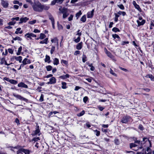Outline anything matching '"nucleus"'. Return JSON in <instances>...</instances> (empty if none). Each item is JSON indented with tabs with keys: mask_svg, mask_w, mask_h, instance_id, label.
<instances>
[{
	"mask_svg": "<svg viewBox=\"0 0 154 154\" xmlns=\"http://www.w3.org/2000/svg\"><path fill=\"white\" fill-rule=\"evenodd\" d=\"M119 68L121 70L123 71H124L125 72H128V70H127V69H125V68H122L121 67H120V66H119Z\"/></svg>",
	"mask_w": 154,
	"mask_h": 154,
	"instance_id": "3c124183",
	"label": "nucleus"
},
{
	"mask_svg": "<svg viewBox=\"0 0 154 154\" xmlns=\"http://www.w3.org/2000/svg\"><path fill=\"white\" fill-rule=\"evenodd\" d=\"M59 10L60 11L61 13L62 14L68 12V10L67 8H62L61 7L59 8Z\"/></svg>",
	"mask_w": 154,
	"mask_h": 154,
	"instance_id": "ddd939ff",
	"label": "nucleus"
},
{
	"mask_svg": "<svg viewBox=\"0 0 154 154\" xmlns=\"http://www.w3.org/2000/svg\"><path fill=\"white\" fill-rule=\"evenodd\" d=\"M80 29H78L77 31V33L76 34L77 35H78V37H80L81 35H82V33L81 32H80Z\"/></svg>",
	"mask_w": 154,
	"mask_h": 154,
	"instance_id": "4d7b16f0",
	"label": "nucleus"
},
{
	"mask_svg": "<svg viewBox=\"0 0 154 154\" xmlns=\"http://www.w3.org/2000/svg\"><path fill=\"white\" fill-rule=\"evenodd\" d=\"M82 13L81 11H80L76 13L75 17L77 19H78L79 17L82 15Z\"/></svg>",
	"mask_w": 154,
	"mask_h": 154,
	"instance_id": "c85d7f7f",
	"label": "nucleus"
},
{
	"mask_svg": "<svg viewBox=\"0 0 154 154\" xmlns=\"http://www.w3.org/2000/svg\"><path fill=\"white\" fill-rule=\"evenodd\" d=\"M80 40V37H78V38L76 39H75L74 40V41L75 42L77 43H78V42H79Z\"/></svg>",
	"mask_w": 154,
	"mask_h": 154,
	"instance_id": "5fc2aeb1",
	"label": "nucleus"
},
{
	"mask_svg": "<svg viewBox=\"0 0 154 154\" xmlns=\"http://www.w3.org/2000/svg\"><path fill=\"white\" fill-rule=\"evenodd\" d=\"M27 58H25L23 60V61L21 62L22 63H23L24 64H25V65L27 64Z\"/></svg>",
	"mask_w": 154,
	"mask_h": 154,
	"instance_id": "13d9d810",
	"label": "nucleus"
},
{
	"mask_svg": "<svg viewBox=\"0 0 154 154\" xmlns=\"http://www.w3.org/2000/svg\"><path fill=\"white\" fill-rule=\"evenodd\" d=\"M40 139L39 137H35L32 139V140L37 141L38 140H40Z\"/></svg>",
	"mask_w": 154,
	"mask_h": 154,
	"instance_id": "e2e57ef3",
	"label": "nucleus"
},
{
	"mask_svg": "<svg viewBox=\"0 0 154 154\" xmlns=\"http://www.w3.org/2000/svg\"><path fill=\"white\" fill-rule=\"evenodd\" d=\"M59 60L58 59L56 58H55L53 60V64L54 65H57L59 64Z\"/></svg>",
	"mask_w": 154,
	"mask_h": 154,
	"instance_id": "5701e85b",
	"label": "nucleus"
},
{
	"mask_svg": "<svg viewBox=\"0 0 154 154\" xmlns=\"http://www.w3.org/2000/svg\"><path fill=\"white\" fill-rule=\"evenodd\" d=\"M36 20H34L29 21V22L28 23L30 24H33L35 23H36Z\"/></svg>",
	"mask_w": 154,
	"mask_h": 154,
	"instance_id": "8fccbe9b",
	"label": "nucleus"
},
{
	"mask_svg": "<svg viewBox=\"0 0 154 154\" xmlns=\"http://www.w3.org/2000/svg\"><path fill=\"white\" fill-rule=\"evenodd\" d=\"M16 23V22L14 21L10 22L8 23V25L9 26L14 25Z\"/></svg>",
	"mask_w": 154,
	"mask_h": 154,
	"instance_id": "79ce46f5",
	"label": "nucleus"
},
{
	"mask_svg": "<svg viewBox=\"0 0 154 154\" xmlns=\"http://www.w3.org/2000/svg\"><path fill=\"white\" fill-rule=\"evenodd\" d=\"M46 37L45 35V34L41 33L40 34V36L39 37V38L40 39H43L44 38H45Z\"/></svg>",
	"mask_w": 154,
	"mask_h": 154,
	"instance_id": "f704fd0d",
	"label": "nucleus"
},
{
	"mask_svg": "<svg viewBox=\"0 0 154 154\" xmlns=\"http://www.w3.org/2000/svg\"><path fill=\"white\" fill-rule=\"evenodd\" d=\"M50 58L49 56L46 55L45 56V62H47L48 63H50L51 62L50 60Z\"/></svg>",
	"mask_w": 154,
	"mask_h": 154,
	"instance_id": "412c9836",
	"label": "nucleus"
},
{
	"mask_svg": "<svg viewBox=\"0 0 154 154\" xmlns=\"http://www.w3.org/2000/svg\"><path fill=\"white\" fill-rule=\"evenodd\" d=\"M41 8L42 12L43 10H48L49 9L50 7L46 5H42V4Z\"/></svg>",
	"mask_w": 154,
	"mask_h": 154,
	"instance_id": "4468645a",
	"label": "nucleus"
},
{
	"mask_svg": "<svg viewBox=\"0 0 154 154\" xmlns=\"http://www.w3.org/2000/svg\"><path fill=\"white\" fill-rule=\"evenodd\" d=\"M132 4L135 8L137 10L140 12H142V10L141 8L140 7L139 5L137 4L136 2L135 1H133Z\"/></svg>",
	"mask_w": 154,
	"mask_h": 154,
	"instance_id": "39448f33",
	"label": "nucleus"
},
{
	"mask_svg": "<svg viewBox=\"0 0 154 154\" xmlns=\"http://www.w3.org/2000/svg\"><path fill=\"white\" fill-rule=\"evenodd\" d=\"M138 128L141 131H142L143 130V126L141 124L139 125Z\"/></svg>",
	"mask_w": 154,
	"mask_h": 154,
	"instance_id": "338daca9",
	"label": "nucleus"
},
{
	"mask_svg": "<svg viewBox=\"0 0 154 154\" xmlns=\"http://www.w3.org/2000/svg\"><path fill=\"white\" fill-rule=\"evenodd\" d=\"M39 128V127L38 126H37L36 127L35 130L33 131L31 134L32 136H35L36 135L38 136L40 135L41 133H40V130Z\"/></svg>",
	"mask_w": 154,
	"mask_h": 154,
	"instance_id": "7ed1b4c3",
	"label": "nucleus"
},
{
	"mask_svg": "<svg viewBox=\"0 0 154 154\" xmlns=\"http://www.w3.org/2000/svg\"><path fill=\"white\" fill-rule=\"evenodd\" d=\"M22 46H20L18 49V52L17 53V55H20V54L22 50Z\"/></svg>",
	"mask_w": 154,
	"mask_h": 154,
	"instance_id": "c9c22d12",
	"label": "nucleus"
},
{
	"mask_svg": "<svg viewBox=\"0 0 154 154\" xmlns=\"http://www.w3.org/2000/svg\"><path fill=\"white\" fill-rule=\"evenodd\" d=\"M13 40L15 41L17 40L18 41H21L22 40V39L18 36H17L15 38H13Z\"/></svg>",
	"mask_w": 154,
	"mask_h": 154,
	"instance_id": "58836bf2",
	"label": "nucleus"
},
{
	"mask_svg": "<svg viewBox=\"0 0 154 154\" xmlns=\"http://www.w3.org/2000/svg\"><path fill=\"white\" fill-rule=\"evenodd\" d=\"M61 88L63 89H66L67 88L66 86V83L64 82H62Z\"/></svg>",
	"mask_w": 154,
	"mask_h": 154,
	"instance_id": "b1692460",
	"label": "nucleus"
},
{
	"mask_svg": "<svg viewBox=\"0 0 154 154\" xmlns=\"http://www.w3.org/2000/svg\"><path fill=\"white\" fill-rule=\"evenodd\" d=\"M1 5L4 8H7L8 7L9 4L8 1L4 0H1Z\"/></svg>",
	"mask_w": 154,
	"mask_h": 154,
	"instance_id": "0eeeda50",
	"label": "nucleus"
},
{
	"mask_svg": "<svg viewBox=\"0 0 154 154\" xmlns=\"http://www.w3.org/2000/svg\"><path fill=\"white\" fill-rule=\"evenodd\" d=\"M21 29V28H17L15 33L17 34L18 33L22 34L23 33V31L22 30L20 31Z\"/></svg>",
	"mask_w": 154,
	"mask_h": 154,
	"instance_id": "4be33fe9",
	"label": "nucleus"
},
{
	"mask_svg": "<svg viewBox=\"0 0 154 154\" xmlns=\"http://www.w3.org/2000/svg\"><path fill=\"white\" fill-rule=\"evenodd\" d=\"M21 147L20 146H16L13 147V146H8V148H10V149L13 151L14 152V150L15 149H18V150L17 151V154H18L19 153H21L22 152H23V148H20Z\"/></svg>",
	"mask_w": 154,
	"mask_h": 154,
	"instance_id": "f03ea898",
	"label": "nucleus"
},
{
	"mask_svg": "<svg viewBox=\"0 0 154 154\" xmlns=\"http://www.w3.org/2000/svg\"><path fill=\"white\" fill-rule=\"evenodd\" d=\"M129 43L128 41H122L121 43V45H124L125 44H128Z\"/></svg>",
	"mask_w": 154,
	"mask_h": 154,
	"instance_id": "680f3d73",
	"label": "nucleus"
},
{
	"mask_svg": "<svg viewBox=\"0 0 154 154\" xmlns=\"http://www.w3.org/2000/svg\"><path fill=\"white\" fill-rule=\"evenodd\" d=\"M13 96L17 98V99H19L20 100H23L26 102L28 101V100L19 95L16 94L15 93H13Z\"/></svg>",
	"mask_w": 154,
	"mask_h": 154,
	"instance_id": "20e7f679",
	"label": "nucleus"
},
{
	"mask_svg": "<svg viewBox=\"0 0 154 154\" xmlns=\"http://www.w3.org/2000/svg\"><path fill=\"white\" fill-rule=\"evenodd\" d=\"M34 11L38 12H42V4L39 2H36L31 4Z\"/></svg>",
	"mask_w": 154,
	"mask_h": 154,
	"instance_id": "f257e3e1",
	"label": "nucleus"
},
{
	"mask_svg": "<svg viewBox=\"0 0 154 154\" xmlns=\"http://www.w3.org/2000/svg\"><path fill=\"white\" fill-rule=\"evenodd\" d=\"M19 87H22L26 88H28V86L23 82H21L19 83L17 85Z\"/></svg>",
	"mask_w": 154,
	"mask_h": 154,
	"instance_id": "f8f14e48",
	"label": "nucleus"
},
{
	"mask_svg": "<svg viewBox=\"0 0 154 154\" xmlns=\"http://www.w3.org/2000/svg\"><path fill=\"white\" fill-rule=\"evenodd\" d=\"M73 17V15L71 14L70 16L68 17V20L69 21H71L72 20Z\"/></svg>",
	"mask_w": 154,
	"mask_h": 154,
	"instance_id": "0e129e2a",
	"label": "nucleus"
},
{
	"mask_svg": "<svg viewBox=\"0 0 154 154\" xmlns=\"http://www.w3.org/2000/svg\"><path fill=\"white\" fill-rule=\"evenodd\" d=\"M137 22L138 24V26H139L143 25L145 23V20H143L141 22H140L139 20H137Z\"/></svg>",
	"mask_w": 154,
	"mask_h": 154,
	"instance_id": "2eb2a0df",
	"label": "nucleus"
},
{
	"mask_svg": "<svg viewBox=\"0 0 154 154\" xmlns=\"http://www.w3.org/2000/svg\"><path fill=\"white\" fill-rule=\"evenodd\" d=\"M8 51L9 53L11 54H13L14 51L13 50H12V49L8 48Z\"/></svg>",
	"mask_w": 154,
	"mask_h": 154,
	"instance_id": "052dcab7",
	"label": "nucleus"
},
{
	"mask_svg": "<svg viewBox=\"0 0 154 154\" xmlns=\"http://www.w3.org/2000/svg\"><path fill=\"white\" fill-rule=\"evenodd\" d=\"M20 18L19 17H13L11 19V20L12 21H14V20H16V21H18L19 20Z\"/></svg>",
	"mask_w": 154,
	"mask_h": 154,
	"instance_id": "603ef678",
	"label": "nucleus"
},
{
	"mask_svg": "<svg viewBox=\"0 0 154 154\" xmlns=\"http://www.w3.org/2000/svg\"><path fill=\"white\" fill-rule=\"evenodd\" d=\"M25 36L26 37V38H29L30 39H32V37H36V36L35 35L32 33H28L25 35Z\"/></svg>",
	"mask_w": 154,
	"mask_h": 154,
	"instance_id": "423d86ee",
	"label": "nucleus"
},
{
	"mask_svg": "<svg viewBox=\"0 0 154 154\" xmlns=\"http://www.w3.org/2000/svg\"><path fill=\"white\" fill-rule=\"evenodd\" d=\"M130 118V117L129 116H126L124 117L121 120V122L122 123H126L128 122Z\"/></svg>",
	"mask_w": 154,
	"mask_h": 154,
	"instance_id": "1a4fd4ad",
	"label": "nucleus"
},
{
	"mask_svg": "<svg viewBox=\"0 0 154 154\" xmlns=\"http://www.w3.org/2000/svg\"><path fill=\"white\" fill-rule=\"evenodd\" d=\"M137 146V145L135 144L134 143H131L130 144V148H132L133 147H136Z\"/></svg>",
	"mask_w": 154,
	"mask_h": 154,
	"instance_id": "a18cd8bd",
	"label": "nucleus"
},
{
	"mask_svg": "<svg viewBox=\"0 0 154 154\" xmlns=\"http://www.w3.org/2000/svg\"><path fill=\"white\" fill-rule=\"evenodd\" d=\"M46 68L47 71H49L51 70L52 67L50 65H48L46 66Z\"/></svg>",
	"mask_w": 154,
	"mask_h": 154,
	"instance_id": "a19ab883",
	"label": "nucleus"
},
{
	"mask_svg": "<svg viewBox=\"0 0 154 154\" xmlns=\"http://www.w3.org/2000/svg\"><path fill=\"white\" fill-rule=\"evenodd\" d=\"M112 31L113 32H119L120 31L119 29L118 28L116 27L113 28L112 29Z\"/></svg>",
	"mask_w": 154,
	"mask_h": 154,
	"instance_id": "ea45409f",
	"label": "nucleus"
},
{
	"mask_svg": "<svg viewBox=\"0 0 154 154\" xmlns=\"http://www.w3.org/2000/svg\"><path fill=\"white\" fill-rule=\"evenodd\" d=\"M52 43H56V45L57 47L59 46L58 39L57 38H55L54 39H52L51 40Z\"/></svg>",
	"mask_w": 154,
	"mask_h": 154,
	"instance_id": "dca6fc26",
	"label": "nucleus"
},
{
	"mask_svg": "<svg viewBox=\"0 0 154 154\" xmlns=\"http://www.w3.org/2000/svg\"><path fill=\"white\" fill-rule=\"evenodd\" d=\"M48 17L49 19L51 20V23L55 22L54 19L52 15L51 14L49 15Z\"/></svg>",
	"mask_w": 154,
	"mask_h": 154,
	"instance_id": "cd10ccee",
	"label": "nucleus"
},
{
	"mask_svg": "<svg viewBox=\"0 0 154 154\" xmlns=\"http://www.w3.org/2000/svg\"><path fill=\"white\" fill-rule=\"evenodd\" d=\"M106 53L108 57L112 59H113L114 56L110 52L108 51L107 50H106Z\"/></svg>",
	"mask_w": 154,
	"mask_h": 154,
	"instance_id": "f3484780",
	"label": "nucleus"
},
{
	"mask_svg": "<svg viewBox=\"0 0 154 154\" xmlns=\"http://www.w3.org/2000/svg\"><path fill=\"white\" fill-rule=\"evenodd\" d=\"M150 149L149 148H147V149L146 151L148 152H149L147 154H151V152L150 151Z\"/></svg>",
	"mask_w": 154,
	"mask_h": 154,
	"instance_id": "774afa93",
	"label": "nucleus"
},
{
	"mask_svg": "<svg viewBox=\"0 0 154 154\" xmlns=\"http://www.w3.org/2000/svg\"><path fill=\"white\" fill-rule=\"evenodd\" d=\"M112 37L114 39H116V38H117L119 40H120V39L119 35L116 34H112Z\"/></svg>",
	"mask_w": 154,
	"mask_h": 154,
	"instance_id": "7c9ffc66",
	"label": "nucleus"
},
{
	"mask_svg": "<svg viewBox=\"0 0 154 154\" xmlns=\"http://www.w3.org/2000/svg\"><path fill=\"white\" fill-rule=\"evenodd\" d=\"M86 20V16L85 15L83 16L80 19V20L83 22L85 23V22Z\"/></svg>",
	"mask_w": 154,
	"mask_h": 154,
	"instance_id": "393cba45",
	"label": "nucleus"
},
{
	"mask_svg": "<svg viewBox=\"0 0 154 154\" xmlns=\"http://www.w3.org/2000/svg\"><path fill=\"white\" fill-rule=\"evenodd\" d=\"M117 6L121 10H124L125 9V7L122 4L118 5Z\"/></svg>",
	"mask_w": 154,
	"mask_h": 154,
	"instance_id": "c03bdc74",
	"label": "nucleus"
},
{
	"mask_svg": "<svg viewBox=\"0 0 154 154\" xmlns=\"http://www.w3.org/2000/svg\"><path fill=\"white\" fill-rule=\"evenodd\" d=\"M61 63H63L66 65H67L68 64V62L67 61L64 60H61Z\"/></svg>",
	"mask_w": 154,
	"mask_h": 154,
	"instance_id": "6e6d98bb",
	"label": "nucleus"
},
{
	"mask_svg": "<svg viewBox=\"0 0 154 154\" xmlns=\"http://www.w3.org/2000/svg\"><path fill=\"white\" fill-rule=\"evenodd\" d=\"M87 57L85 54H83L82 57V60L83 63H85L87 61L86 60Z\"/></svg>",
	"mask_w": 154,
	"mask_h": 154,
	"instance_id": "473e14b6",
	"label": "nucleus"
},
{
	"mask_svg": "<svg viewBox=\"0 0 154 154\" xmlns=\"http://www.w3.org/2000/svg\"><path fill=\"white\" fill-rule=\"evenodd\" d=\"M69 74H67L66 75H61L59 77V78L63 79H65L69 77Z\"/></svg>",
	"mask_w": 154,
	"mask_h": 154,
	"instance_id": "6ab92c4d",
	"label": "nucleus"
},
{
	"mask_svg": "<svg viewBox=\"0 0 154 154\" xmlns=\"http://www.w3.org/2000/svg\"><path fill=\"white\" fill-rule=\"evenodd\" d=\"M88 98L87 96H85L83 98V102L85 103H86V102L88 100Z\"/></svg>",
	"mask_w": 154,
	"mask_h": 154,
	"instance_id": "864d4df0",
	"label": "nucleus"
},
{
	"mask_svg": "<svg viewBox=\"0 0 154 154\" xmlns=\"http://www.w3.org/2000/svg\"><path fill=\"white\" fill-rule=\"evenodd\" d=\"M5 57L2 58L1 59V61L0 62L1 64H3L4 63V61H5Z\"/></svg>",
	"mask_w": 154,
	"mask_h": 154,
	"instance_id": "bf43d9fd",
	"label": "nucleus"
},
{
	"mask_svg": "<svg viewBox=\"0 0 154 154\" xmlns=\"http://www.w3.org/2000/svg\"><path fill=\"white\" fill-rule=\"evenodd\" d=\"M57 24L58 29L59 30L63 29V27L62 26L61 24H59L58 22H57Z\"/></svg>",
	"mask_w": 154,
	"mask_h": 154,
	"instance_id": "4c0bfd02",
	"label": "nucleus"
},
{
	"mask_svg": "<svg viewBox=\"0 0 154 154\" xmlns=\"http://www.w3.org/2000/svg\"><path fill=\"white\" fill-rule=\"evenodd\" d=\"M56 82V79L54 77H52L49 79V81L47 83L48 85L55 84Z\"/></svg>",
	"mask_w": 154,
	"mask_h": 154,
	"instance_id": "6e6552de",
	"label": "nucleus"
},
{
	"mask_svg": "<svg viewBox=\"0 0 154 154\" xmlns=\"http://www.w3.org/2000/svg\"><path fill=\"white\" fill-rule=\"evenodd\" d=\"M94 10L93 9L91 11L88 12L87 14V17L88 18H91L94 15Z\"/></svg>",
	"mask_w": 154,
	"mask_h": 154,
	"instance_id": "9d476101",
	"label": "nucleus"
},
{
	"mask_svg": "<svg viewBox=\"0 0 154 154\" xmlns=\"http://www.w3.org/2000/svg\"><path fill=\"white\" fill-rule=\"evenodd\" d=\"M63 14V19H64L66 17L69 15V13H68V12H67L66 13H64Z\"/></svg>",
	"mask_w": 154,
	"mask_h": 154,
	"instance_id": "37998d69",
	"label": "nucleus"
},
{
	"mask_svg": "<svg viewBox=\"0 0 154 154\" xmlns=\"http://www.w3.org/2000/svg\"><path fill=\"white\" fill-rule=\"evenodd\" d=\"M48 38H46L44 40L41 41L40 42V43L41 44H47L48 43Z\"/></svg>",
	"mask_w": 154,
	"mask_h": 154,
	"instance_id": "bb28decb",
	"label": "nucleus"
},
{
	"mask_svg": "<svg viewBox=\"0 0 154 154\" xmlns=\"http://www.w3.org/2000/svg\"><path fill=\"white\" fill-rule=\"evenodd\" d=\"M94 131L95 132V134H96V135L97 136H99L100 135V131H98L97 130H95Z\"/></svg>",
	"mask_w": 154,
	"mask_h": 154,
	"instance_id": "49530a36",
	"label": "nucleus"
},
{
	"mask_svg": "<svg viewBox=\"0 0 154 154\" xmlns=\"http://www.w3.org/2000/svg\"><path fill=\"white\" fill-rule=\"evenodd\" d=\"M14 59L16 60L19 61L20 63H21L22 60V57L21 56L15 57Z\"/></svg>",
	"mask_w": 154,
	"mask_h": 154,
	"instance_id": "aec40b11",
	"label": "nucleus"
},
{
	"mask_svg": "<svg viewBox=\"0 0 154 154\" xmlns=\"http://www.w3.org/2000/svg\"><path fill=\"white\" fill-rule=\"evenodd\" d=\"M29 20V19L26 17L24 18H21L20 19V22H19V23L21 24L23 23H26Z\"/></svg>",
	"mask_w": 154,
	"mask_h": 154,
	"instance_id": "9b49d317",
	"label": "nucleus"
},
{
	"mask_svg": "<svg viewBox=\"0 0 154 154\" xmlns=\"http://www.w3.org/2000/svg\"><path fill=\"white\" fill-rule=\"evenodd\" d=\"M80 52L79 51H76L74 53V54L75 55H76L78 54H80Z\"/></svg>",
	"mask_w": 154,
	"mask_h": 154,
	"instance_id": "69168bd1",
	"label": "nucleus"
},
{
	"mask_svg": "<svg viewBox=\"0 0 154 154\" xmlns=\"http://www.w3.org/2000/svg\"><path fill=\"white\" fill-rule=\"evenodd\" d=\"M82 42H81L77 44L76 46V48L77 50H80L82 48Z\"/></svg>",
	"mask_w": 154,
	"mask_h": 154,
	"instance_id": "a211bd4d",
	"label": "nucleus"
},
{
	"mask_svg": "<svg viewBox=\"0 0 154 154\" xmlns=\"http://www.w3.org/2000/svg\"><path fill=\"white\" fill-rule=\"evenodd\" d=\"M120 16V15H122L123 16H124L126 15V13L125 11H119L117 13Z\"/></svg>",
	"mask_w": 154,
	"mask_h": 154,
	"instance_id": "a878e982",
	"label": "nucleus"
},
{
	"mask_svg": "<svg viewBox=\"0 0 154 154\" xmlns=\"http://www.w3.org/2000/svg\"><path fill=\"white\" fill-rule=\"evenodd\" d=\"M9 82L14 85H15L17 83V81L12 79H10Z\"/></svg>",
	"mask_w": 154,
	"mask_h": 154,
	"instance_id": "2f4dec72",
	"label": "nucleus"
},
{
	"mask_svg": "<svg viewBox=\"0 0 154 154\" xmlns=\"http://www.w3.org/2000/svg\"><path fill=\"white\" fill-rule=\"evenodd\" d=\"M23 152H24L25 154H29L30 152V151L27 149H23Z\"/></svg>",
	"mask_w": 154,
	"mask_h": 154,
	"instance_id": "e433bc0d",
	"label": "nucleus"
},
{
	"mask_svg": "<svg viewBox=\"0 0 154 154\" xmlns=\"http://www.w3.org/2000/svg\"><path fill=\"white\" fill-rule=\"evenodd\" d=\"M44 95L43 94H42L40 97V98L39 99V101L40 102H42L44 101Z\"/></svg>",
	"mask_w": 154,
	"mask_h": 154,
	"instance_id": "09e8293b",
	"label": "nucleus"
},
{
	"mask_svg": "<svg viewBox=\"0 0 154 154\" xmlns=\"http://www.w3.org/2000/svg\"><path fill=\"white\" fill-rule=\"evenodd\" d=\"M85 113L84 110H82L81 112L78 113L77 116L78 117H80L83 116Z\"/></svg>",
	"mask_w": 154,
	"mask_h": 154,
	"instance_id": "c756f323",
	"label": "nucleus"
},
{
	"mask_svg": "<svg viewBox=\"0 0 154 154\" xmlns=\"http://www.w3.org/2000/svg\"><path fill=\"white\" fill-rule=\"evenodd\" d=\"M109 72L111 74L114 76H117V75L116 73L114 72L111 69H110Z\"/></svg>",
	"mask_w": 154,
	"mask_h": 154,
	"instance_id": "72a5a7b5",
	"label": "nucleus"
},
{
	"mask_svg": "<svg viewBox=\"0 0 154 154\" xmlns=\"http://www.w3.org/2000/svg\"><path fill=\"white\" fill-rule=\"evenodd\" d=\"M55 49V47L54 46H52L51 47V50L50 51V53L51 54H52L54 52V51Z\"/></svg>",
	"mask_w": 154,
	"mask_h": 154,
	"instance_id": "de8ad7c7",
	"label": "nucleus"
}]
</instances>
